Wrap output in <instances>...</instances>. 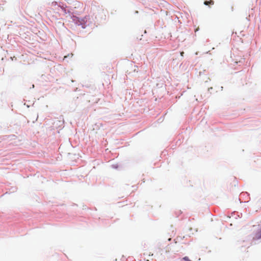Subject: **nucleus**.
I'll use <instances>...</instances> for the list:
<instances>
[{"instance_id":"obj_1","label":"nucleus","mask_w":261,"mask_h":261,"mask_svg":"<svg viewBox=\"0 0 261 261\" xmlns=\"http://www.w3.org/2000/svg\"><path fill=\"white\" fill-rule=\"evenodd\" d=\"M254 239L257 240L261 239V230L255 234Z\"/></svg>"},{"instance_id":"obj_2","label":"nucleus","mask_w":261,"mask_h":261,"mask_svg":"<svg viewBox=\"0 0 261 261\" xmlns=\"http://www.w3.org/2000/svg\"><path fill=\"white\" fill-rule=\"evenodd\" d=\"M204 4L205 5H213L214 4V2L213 1H205Z\"/></svg>"},{"instance_id":"obj_3","label":"nucleus","mask_w":261,"mask_h":261,"mask_svg":"<svg viewBox=\"0 0 261 261\" xmlns=\"http://www.w3.org/2000/svg\"><path fill=\"white\" fill-rule=\"evenodd\" d=\"M183 259L185 261H191V260L189 258L188 256H185L183 257Z\"/></svg>"},{"instance_id":"obj_4","label":"nucleus","mask_w":261,"mask_h":261,"mask_svg":"<svg viewBox=\"0 0 261 261\" xmlns=\"http://www.w3.org/2000/svg\"><path fill=\"white\" fill-rule=\"evenodd\" d=\"M184 51H181V52H180V55H181V56L183 57V56H184Z\"/></svg>"}]
</instances>
